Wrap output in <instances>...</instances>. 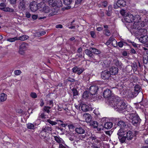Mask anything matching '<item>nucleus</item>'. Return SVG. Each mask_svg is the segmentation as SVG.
Returning a JSON list of instances; mask_svg holds the SVG:
<instances>
[{
    "instance_id": "nucleus-1",
    "label": "nucleus",
    "mask_w": 148,
    "mask_h": 148,
    "mask_svg": "<svg viewBox=\"0 0 148 148\" xmlns=\"http://www.w3.org/2000/svg\"><path fill=\"white\" fill-rule=\"evenodd\" d=\"M113 100L110 103V105L119 113H123L125 115L126 112H130L132 107L126 103L124 101L118 97L113 98Z\"/></svg>"
},
{
    "instance_id": "nucleus-2",
    "label": "nucleus",
    "mask_w": 148,
    "mask_h": 148,
    "mask_svg": "<svg viewBox=\"0 0 148 148\" xmlns=\"http://www.w3.org/2000/svg\"><path fill=\"white\" fill-rule=\"evenodd\" d=\"M126 115L128 117L131 119L132 123L134 125L136 126L140 123V119L136 113H129Z\"/></svg>"
},
{
    "instance_id": "nucleus-3",
    "label": "nucleus",
    "mask_w": 148,
    "mask_h": 148,
    "mask_svg": "<svg viewBox=\"0 0 148 148\" xmlns=\"http://www.w3.org/2000/svg\"><path fill=\"white\" fill-rule=\"evenodd\" d=\"M135 20H136L132 25V28L136 29H138L139 28L143 27L145 24L143 22L140 21L141 17L139 15L136 14L135 15Z\"/></svg>"
},
{
    "instance_id": "nucleus-4",
    "label": "nucleus",
    "mask_w": 148,
    "mask_h": 148,
    "mask_svg": "<svg viewBox=\"0 0 148 148\" xmlns=\"http://www.w3.org/2000/svg\"><path fill=\"white\" fill-rule=\"evenodd\" d=\"M42 4V2L38 4L35 1L31 2L29 5L31 10L33 12H35L38 9H40L41 5Z\"/></svg>"
},
{
    "instance_id": "nucleus-5",
    "label": "nucleus",
    "mask_w": 148,
    "mask_h": 148,
    "mask_svg": "<svg viewBox=\"0 0 148 148\" xmlns=\"http://www.w3.org/2000/svg\"><path fill=\"white\" fill-rule=\"evenodd\" d=\"M125 132L124 131L121 129L119 130L117 133V134L118 136V138L120 141L121 143H124L125 142L126 138L125 135Z\"/></svg>"
},
{
    "instance_id": "nucleus-6",
    "label": "nucleus",
    "mask_w": 148,
    "mask_h": 148,
    "mask_svg": "<svg viewBox=\"0 0 148 148\" xmlns=\"http://www.w3.org/2000/svg\"><path fill=\"white\" fill-rule=\"evenodd\" d=\"M135 16L134 17L133 15L130 13H127L126 16L124 17V20L125 21L128 23H131L135 20Z\"/></svg>"
},
{
    "instance_id": "nucleus-7",
    "label": "nucleus",
    "mask_w": 148,
    "mask_h": 148,
    "mask_svg": "<svg viewBox=\"0 0 148 148\" xmlns=\"http://www.w3.org/2000/svg\"><path fill=\"white\" fill-rule=\"evenodd\" d=\"M28 47V43L24 42L20 46L19 53L21 55H23L24 52L27 49Z\"/></svg>"
},
{
    "instance_id": "nucleus-8",
    "label": "nucleus",
    "mask_w": 148,
    "mask_h": 148,
    "mask_svg": "<svg viewBox=\"0 0 148 148\" xmlns=\"http://www.w3.org/2000/svg\"><path fill=\"white\" fill-rule=\"evenodd\" d=\"M98 89V86H90L89 88L90 94L92 95H95L97 93V90Z\"/></svg>"
},
{
    "instance_id": "nucleus-9",
    "label": "nucleus",
    "mask_w": 148,
    "mask_h": 148,
    "mask_svg": "<svg viewBox=\"0 0 148 148\" xmlns=\"http://www.w3.org/2000/svg\"><path fill=\"white\" fill-rule=\"evenodd\" d=\"M110 75V72L107 70L103 71L101 73V77L103 79H108Z\"/></svg>"
},
{
    "instance_id": "nucleus-10",
    "label": "nucleus",
    "mask_w": 148,
    "mask_h": 148,
    "mask_svg": "<svg viewBox=\"0 0 148 148\" xmlns=\"http://www.w3.org/2000/svg\"><path fill=\"white\" fill-rule=\"evenodd\" d=\"M110 43L114 47H116L117 46V42L116 40L112 37L110 38L108 41L106 42V44L107 45H108Z\"/></svg>"
},
{
    "instance_id": "nucleus-11",
    "label": "nucleus",
    "mask_w": 148,
    "mask_h": 148,
    "mask_svg": "<svg viewBox=\"0 0 148 148\" xmlns=\"http://www.w3.org/2000/svg\"><path fill=\"white\" fill-rule=\"evenodd\" d=\"M126 2L123 0H118L116 3L114 5L115 8H117L118 7H122L126 5Z\"/></svg>"
},
{
    "instance_id": "nucleus-12",
    "label": "nucleus",
    "mask_w": 148,
    "mask_h": 148,
    "mask_svg": "<svg viewBox=\"0 0 148 148\" xmlns=\"http://www.w3.org/2000/svg\"><path fill=\"white\" fill-rule=\"evenodd\" d=\"M140 89V87L138 85H136L134 87L135 92H130V97H134L136 96L138 93V92L139 91Z\"/></svg>"
},
{
    "instance_id": "nucleus-13",
    "label": "nucleus",
    "mask_w": 148,
    "mask_h": 148,
    "mask_svg": "<svg viewBox=\"0 0 148 148\" xmlns=\"http://www.w3.org/2000/svg\"><path fill=\"white\" fill-rule=\"evenodd\" d=\"M40 8H41V11L45 13H48L50 11V8L47 6H46L43 2V4L41 5Z\"/></svg>"
},
{
    "instance_id": "nucleus-14",
    "label": "nucleus",
    "mask_w": 148,
    "mask_h": 148,
    "mask_svg": "<svg viewBox=\"0 0 148 148\" xmlns=\"http://www.w3.org/2000/svg\"><path fill=\"white\" fill-rule=\"evenodd\" d=\"M117 125L120 128L119 130L121 129L125 132V128L127 127V126L124 121H120L118 122Z\"/></svg>"
},
{
    "instance_id": "nucleus-15",
    "label": "nucleus",
    "mask_w": 148,
    "mask_h": 148,
    "mask_svg": "<svg viewBox=\"0 0 148 148\" xmlns=\"http://www.w3.org/2000/svg\"><path fill=\"white\" fill-rule=\"evenodd\" d=\"M126 134V137L127 140H132L134 137V135L133 133L131 131H129L125 133V134Z\"/></svg>"
},
{
    "instance_id": "nucleus-16",
    "label": "nucleus",
    "mask_w": 148,
    "mask_h": 148,
    "mask_svg": "<svg viewBox=\"0 0 148 148\" xmlns=\"http://www.w3.org/2000/svg\"><path fill=\"white\" fill-rule=\"evenodd\" d=\"M75 132L78 134H83L85 133L84 128L82 127H79L75 128Z\"/></svg>"
},
{
    "instance_id": "nucleus-17",
    "label": "nucleus",
    "mask_w": 148,
    "mask_h": 148,
    "mask_svg": "<svg viewBox=\"0 0 148 148\" xmlns=\"http://www.w3.org/2000/svg\"><path fill=\"white\" fill-rule=\"evenodd\" d=\"M118 69L117 67L113 66L110 68V75H115L118 72Z\"/></svg>"
},
{
    "instance_id": "nucleus-18",
    "label": "nucleus",
    "mask_w": 148,
    "mask_h": 148,
    "mask_svg": "<svg viewBox=\"0 0 148 148\" xmlns=\"http://www.w3.org/2000/svg\"><path fill=\"white\" fill-rule=\"evenodd\" d=\"M111 95L110 90L109 89H106L104 90L103 93V96L105 98H108L110 97Z\"/></svg>"
},
{
    "instance_id": "nucleus-19",
    "label": "nucleus",
    "mask_w": 148,
    "mask_h": 148,
    "mask_svg": "<svg viewBox=\"0 0 148 148\" xmlns=\"http://www.w3.org/2000/svg\"><path fill=\"white\" fill-rule=\"evenodd\" d=\"M140 42L143 43H145L148 42V36L145 35L141 37L139 39Z\"/></svg>"
},
{
    "instance_id": "nucleus-20",
    "label": "nucleus",
    "mask_w": 148,
    "mask_h": 148,
    "mask_svg": "<svg viewBox=\"0 0 148 148\" xmlns=\"http://www.w3.org/2000/svg\"><path fill=\"white\" fill-rule=\"evenodd\" d=\"M83 117L86 122L90 123L91 121V116L89 114L86 113L84 114Z\"/></svg>"
},
{
    "instance_id": "nucleus-21",
    "label": "nucleus",
    "mask_w": 148,
    "mask_h": 148,
    "mask_svg": "<svg viewBox=\"0 0 148 148\" xmlns=\"http://www.w3.org/2000/svg\"><path fill=\"white\" fill-rule=\"evenodd\" d=\"M137 33L139 35L145 34L147 32V30L144 28H139L136 31Z\"/></svg>"
},
{
    "instance_id": "nucleus-22",
    "label": "nucleus",
    "mask_w": 148,
    "mask_h": 148,
    "mask_svg": "<svg viewBox=\"0 0 148 148\" xmlns=\"http://www.w3.org/2000/svg\"><path fill=\"white\" fill-rule=\"evenodd\" d=\"M48 3L50 6L54 7L57 6L58 7L59 6L57 5L58 1L57 0H49Z\"/></svg>"
},
{
    "instance_id": "nucleus-23",
    "label": "nucleus",
    "mask_w": 148,
    "mask_h": 148,
    "mask_svg": "<svg viewBox=\"0 0 148 148\" xmlns=\"http://www.w3.org/2000/svg\"><path fill=\"white\" fill-rule=\"evenodd\" d=\"M54 138L56 141L59 143V145L61 144H64V141L62 139L60 138L59 136H54Z\"/></svg>"
},
{
    "instance_id": "nucleus-24",
    "label": "nucleus",
    "mask_w": 148,
    "mask_h": 148,
    "mask_svg": "<svg viewBox=\"0 0 148 148\" xmlns=\"http://www.w3.org/2000/svg\"><path fill=\"white\" fill-rule=\"evenodd\" d=\"M18 7L20 9L23 10H25V1L24 0H21L20 1Z\"/></svg>"
},
{
    "instance_id": "nucleus-25",
    "label": "nucleus",
    "mask_w": 148,
    "mask_h": 148,
    "mask_svg": "<svg viewBox=\"0 0 148 148\" xmlns=\"http://www.w3.org/2000/svg\"><path fill=\"white\" fill-rule=\"evenodd\" d=\"M7 99V95L4 93H3L0 94V101L4 102Z\"/></svg>"
},
{
    "instance_id": "nucleus-26",
    "label": "nucleus",
    "mask_w": 148,
    "mask_h": 148,
    "mask_svg": "<svg viewBox=\"0 0 148 148\" xmlns=\"http://www.w3.org/2000/svg\"><path fill=\"white\" fill-rule=\"evenodd\" d=\"M57 11V8H52L50 10V12L51 13L49 14V16H50L56 14L58 12Z\"/></svg>"
},
{
    "instance_id": "nucleus-27",
    "label": "nucleus",
    "mask_w": 148,
    "mask_h": 148,
    "mask_svg": "<svg viewBox=\"0 0 148 148\" xmlns=\"http://www.w3.org/2000/svg\"><path fill=\"white\" fill-rule=\"evenodd\" d=\"M52 130V129L51 127H48L46 126L45 128H43L42 130L45 132H47V134L51 135L49 132H51Z\"/></svg>"
},
{
    "instance_id": "nucleus-28",
    "label": "nucleus",
    "mask_w": 148,
    "mask_h": 148,
    "mask_svg": "<svg viewBox=\"0 0 148 148\" xmlns=\"http://www.w3.org/2000/svg\"><path fill=\"white\" fill-rule=\"evenodd\" d=\"M47 117V116L45 115V113L44 112H43L39 114L37 119L40 120L41 119H46Z\"/></svg>"
},
{
    "instance_id": "nucleus-29",
    "label": "nucleus",
    "mask_w": 148,
    "mask_h": 148,
    "mask_svg": "<svg viewBox=\"0 0 148 148\" xmlns=\"http://www.w3.org/2000/svg\"><path fill=\"white\" fill-rule=\"evenodd\" d=\"M0 9L3 11L5 12H14V10L9 7H2L0 8Z\"/></svg>"
},
{
    "instance_id": "nucleus-30",
    "label": "nucleus",
    "mask_w": 148,
    "mask_h": 148,
    "mask_svg": "<svg viewBox=\"0 0 148 148\" xmlns=\"http://www.w3.org/2000/svg\"><path fill=\"white\" fill-rule=\"evenodd\" d=\"M113 124L112 122H108L106 123L104 125V127L106 129H110L112 127Z\"/></svg>"
},
{
    "instance_id": "nucleus-31",
    "label": "nucleus",
    "mask_w": 148,
    "mask_h": 148,
    "mask_svg": "<svg viewBox=\"0 0 148 148\" xmlns=\"http://www.w3.org/2000/svg\"><path fill=\"white\" fill-rule=\"evenodd\" d=\"M82 110L84 112H87L88 110V106L85 104H82L81 106Z\"/></svg>"
},
{
    "instance_id": "nucleus-32",
    "label": "nucleus",
    "mask_w": 148,
    "mask_h": 148,
    "mask_svg": "<svg viewBox=\"0 0 148 148\" xmlns=\"http://www.w3.org/2000/svg\"><path fill=\"white\" fill-rule=\"evenodd\" d=\"M18 40H19L22 41H24L29 38V36L25 35L21 36L18 37H17Z\"/></svg>"
},
{
    "instance_id": "nucleus-33",
    "label": "nucleus",
    "mask_w": 148,
    "mask_h": 148,
    "mask_svg": "<svg viewBox=\"0 0 148 148\" xmlns=\"http://www.w3.org/2000/svg\"><path fill=\"white\" fill-rule=\"evenodd\" d=\"M90 125L92 127L95 128L98 126V123L97 121H93L90 123Z\"/></svg>"
},
{
    "instance_id": "nucleus-34",
    "label": "nucleus",
    "mask_w": 148,
    "mask_h": 148,
    "mask_svg": "<svg viewBox=\"0 0 148 148\" xmlns=\"http://www.w3.org/2000/svg\"><path fill=\"white\" fill-rule=\"evenodd\" d=\"M90 49H92V52L95 54H98L101 53L100 51L96 49L91 47Z\"/></svg>"
},
{
    "instance_id": "nucleus-35",
    "label": "nucleus",
    "mask_w": 148,
    "mask_h": 148,
    "mask_svg": "<svg viewBox=\"0 0 148 148\" xmlns=\"http://www.w3.org/2000/svg\"><path fill=\"white\" fill-rule=\"evenodd\" d=\"M86 54L88 56L93 58V55L91 51L88 49H87L85 50Z\"/></svg>"
},
{
    "instance_id": "nucleus-36",
    "label": "nucleus",
    "mask_w": 148,
    "mask_h": 148,
    "mask_svg": "<svg viewBox=\"0 0 148 148\" xmlns=\"http://www.w3.org/2000/svg\"><path fill=\"white\" fill-rule=\"evenodd\" d=\"M51 135L47 134V136H43V138L42 139L45 140V141L46 143L49 142L50 140V135Z\"/></svg>"
},
{
    "instance_id": "nucleus-37",
    "label": "nucleus",
    "mask_w": 148,
    "mask_h": 148,
    "mask_svg": "<svg viewBox=\"0 0 148 148\" xmlns=\"http://www.w3.org/2000/svg\"><path fill=\"white\" fill-rule=\"evenodd\" d=\"M27 128L29 129L33 130L35 128L34 125L32 123H28L27 124Z\"/></svg>"
},
{
    "instance_id": "nucleus-38",
    "label": "nucleus",
    "mask_w": 148,
    "mask_h": 148,
    "mask_svg": "<svg viewBox=\"0 0 148 148\" xmlns=\"http://www.w3.org/2000/svg\"><path fill=\"white\" fill-rule=\"evenodd\" d=\"M72 0H64V3L66 5H69L71 4Z\"/></svg>"
},
{
    "instance_id": "nucleus-39",
    "label": "nucleus",
    "mask_w": 148,
    "mask_h": 148,
    "mask_svg": "<svg viewBox=\"0 0 148 148\" xmlns=\"http://www.w3.org/2000/svg\"><path fill=\"white\" fill-rule=\"evenodd\" d=\"M51 107L49 106H45L44 107L43 110H44L47 112L48 113H49V109L51 108Z\"/></svg>"
},
{
    "instance_id": "nucleus-40",
    "label": "nucleus",
    "mask_w": 148,
    "mask_h": 148,
    "mask_svg": "<svg viewBox=\"0 0 148 148\" xmlns=\"http://www.w3.org/2000/svg\"><path fill=\"white\" fill-rule=\"evenodd\" d=\"M47 121L52 125H56L57 123L56 122L53 121H52L50 120V119H47Z\"/></svg>"
},
{
    "instance_id": "nucleus-41",
    "label": "nucleus",
    "mask_w": 148,
    "mask_h": 148,
    "mask_svg": "<svg viewBox=\"0 0 148 148\" xmlns=\"http://www.w3.org/2000/svg\"><path fill=\"white\" fill-rule=\"evenodd\" d=\"M47 121L52 125H56L57 123L56 122L53 121H52L50 120V119H47Z\"/></svg>"
},
{
    "instance_id": "nucleus-42",
    "label": "nucleus",
    "mask_w": 148,
    "mask_h": 148,
    "mask_svg": "<svg viewBox=\"0 0 148 148\" xmlns=\"http://www.w3.org/2000/svg\"><path fill=\"white\" fill-rule=\"evenodd\" d=\"M18 40V38L17 37H15L11 38H9L7 39V41L11 42H14L16 40Z\"/></svg>"
},
{
    "instance_id": "nucleus-43",
    "label": "nucleus",
    "mask_w": 148,
    "mask_h": 148,
    "mask_svg": "<svg viewBox=\"0 0 148 148\" xmlns=\"http://www.w3.org/2000/svg\"><path fill=\"white\" fill-rule=\"evenodd\" d=\"M82 96L83 98L85 99L87 98L88 96V91H84V92L83 93Z\"/></svg>"
},
{
    "instance_id": "nucleus-44",
    "label": "nucleus",
    "mask_w": 148,
    "mask_h": 148,
    "mask_svg": "<svg viewBox=\"0 0 148 148\" xmlns=\"http://www.w3.org/2000/svg\"><path fill=\"white\" fill-rule=\"evenodd\" d=\"M21 71L19 70H15L14 72V74L16 75H19L21 74Z\"/></svg>"
},
{
    "instance_id": "nucleus-45",
    "label": "nucleus",
    "mask_w": 148,
    "mask_h": 148,
    "mask_svg": "<svg viewBox=\"0 0 148 148\" xmlns=\"http://www.w3.org/2000/svg\"><path fill=\"white\" fill-rule=\"evenodd\" d=\"M47 133L42 130V132L40 133V136L42 138H43V136H47Z\"/></svg>"
},
{
    "instance_id": "nucleus-46",
    "label": "nucleus",
    "mask_w": 148,
    "mask_h": 148,
    "mask_svg": "<svg viewBox=\"0 0 148 148\" xmlns=\"http://www.w3.org/2000/svg\"><path fill=\"white\" fill-rule=\"evenodd\" d=\"M30 96L32 98L35 99L37 97V95L36 93L32 92L30 93Z\"/></svg>"
},
{
    "instance_id": "nucleus-47",
    "label": "nucleus",
    "mask_w": 148,
    "mask_h": 148,
    "mask_svg": "<svg viewBox=\"0 0 148 148\" xmlns=\"http://www.w3.org/2000/svg\"><path fill=\"white\" fill-rule=\"evenodd\" d=\"M78 69V71L77 72V73L78 75L80 74L84 71V69L82 68H79Z\"/></svg>"
},
{
    "instance_id": "nucleus-48",
    "label": "nucleus",
    "mask_w": 148,
    "mask_h": 148,
    "mask_svg": "<svg viewBox=\"0 0 148 148\" xmlns=\"http://www.w3.org/2000/svg\"><path fill=\"white\" fill-rule=\"evenodd\" d=\"M72 91L73 93V96H76L78 95V92L76 89L73 88L72 89Z\"/></svg>"
},
{
    "instance_id": "nucleus-49",
    "label": "nucleus",
    "mask_w": 148,
    "mask_h": 148,
    "mask_svg": "<svg viewBox=\"0 0 148 148\" xmlns=\"http://www.w3.org/2000/svg\"><path fill=\"white\" fill-rule=\"evenodd\" d=\"M79 68L77 66L74 67L72 69L73 72L74 73H77L79 70Z\"/></svg>"
},
{
    "instance_id": "nucleus-50",
    "label": "nucleus",
    "mask_w": 148,
    "mask_h": 148,
    "mask_svg": "<svg viewBox=\"0 0 148 148\" xmlns=\"http://www.w3.org/2000/svg\"><path fill=\"white\" fill-rule=\"evenodd\" d=\"M90 34L93 38H95L96 37V35L94 31H91L90 32Z\"/></svg>"
},
{
    "instance_id": "nucleus-51",
    "label": "nucleus",
    "mask_w": 148,
    "mask_h": 148,
    "mask_svg": "<svg viewBox=\"0 0 148 148\" xmlns=\"http://www.w3.org/2000/svg\"><path fill=\"white\" fill-rule=\"evenodd\" d=\"M121 14L123 16H126V14L127 13L125 10H122L120 11Z\"/></svg>"
},
{
    "instance_id": "nucleus-52",
    "label": "nucleus",
    "mask_w": 148,
    "mask_h": 148,
    "mask_svg": "<svg viewBox=\"0 0 148 148\" xmlns=\"http://www.w3.org/2000/svg\"><path fill=\"white\" fill-rule=\"evenodd\" d=\"M105 34L106 35L109 36L110 35V33L109 31L107 29H106L105 31Z\"/></svg>"
},
{
    "instance_id": "nucleus-53",
    "label": "nucleus",
    "mask_w": 148,
    "mask_h": 148,
    "mask_svg": "<svg viewBox=\"0 0 148 148\" xmlns=\"http://www.w3.org/2000/svg\"><path fill=\"white\" fill-rule=\"evenodd\" d=\"M133 71H136L137 69V66L136 65H133L131 66Z\"/></svg>"
},
{
    "instance_id": "nucleus-54",
    "label": "nucleus",
    "mask_w": 148,
    "mask_h": 148,
    "mask_svg": "<svg viewBox=\"0 0 148 148\" xmlns=\"http://www.w3.org/2000/svg\"><path fill=\"white\" fill-rule=\"evenodd\" d=\"M48 104L51 106L50 107H52L53 106V103L52 101H49L47 103Z\"/></svg>"
},
{
    "instance_id": "nucleus-55",
    "label": "nucleus",
    "mask_w": 148,
    "mask_h": 148,
    "mask_svg": "<svg viewBox=\"0 0 148 148\" xmlns=\"http://www.w3.org/2000/svg\"><path fill=\"white\" fill-rule=\"evenodd\" d=\"M94 113L96 115H98L100 114L99 112L97 109L93 111Z\"/></svg>"
},
{
    "instance_id": "nucleus-56",
    "label": "nucleus",
    "mask_w": 148,
    "mask_h": 148,
    "mask_svg": "<svg viewBox=\"0 0 148 148\" xmlns=\"http://www.w3.org/2000/svg\"><path fill=\"white\" fill-rule=\"evenodd\" d=\"M76 139V137L75 136H73L69 137V140L71 141H73L74 140Z\"/></svg>"
},
{
    "instance_id": "nucleus-57",
    "label": "nucleus",
    "mask_w": 148,
    "mask_h": 148,
    "mask_svg": "<svg viewBox=\"0 0 148 148\" xmlns=\"http://www.w3.org/2000/svg\"><path fill=\"white\" fill-rule=\"evenodd\" d=\"M46 32L45 31H42L40 32V35H39V36H41L43 35H44L46 34Z\"/></svg>"
},
{
    "instance_id": "nucleus-58",
    "label": "nucleus",
    "mask_w": 148,
    "mask_h": 148,
    "mask_svg": "<svg viewBox=\"0 0 148 148\" xmlns=\"http://www.w3.org/2000/svg\"><path fill=\"white\" fill-rule=\"evenodd\" d=\"M16 0H10V3L12 4H14L16 3Z\"/></svg>"
},
{
    "instance_id": "nucleus-59",
    "label": "nucleus",
    "mask_w": 148,
    "mask_h": 148,
    "mask_svg": "<svg viewBox=\"0 0 148 148\" xmlns=\"http://www.w3.org/2000/svg\"><path fill=\"white\" fill-rule=\"evenodd\" d=\"M118 45L120 47H122L123 45V42H119L118 43Z\"/></svg>"
},
{
    "instance_id": "nucleus-60",
    "label": "nucleus",
    "mask_w": 148,
    "mask_h": 148,
    "mask_svg": "<svg viewBox=\"0 0 148 148\" xmlns=\"http://www.w3.org/2000/svg\"><path fill=\"white\" fill-rule=\"evenodd\" d=\"M25 15L28 18H29L31 16V14L30 13L28 12H26Z\"/></svg>"
},
{
    "instance_id": "nucleus-61",
    "label": "nucleus",
    "mask_w": 148,
    "mask_h": 148,
    "mask_svg": "<svg viewBox=\"0 0 148 148\" xmlns=\"http://www.w3.org/2000/svg\"><path fill=\"white\" fill-rule=\"evenodd\" d=\"M107 3H108L107 1H105L102 3V5L104 7H106L107 5Z\"/></svg>"
},
{
    "instance_id": "nucleus-62",
    "label": "nucleus",
    "mask_w": 148,
    "mask_h": 148,
    "mask_svg": "<svg viewBox=\"0 0 148 148\" xmlns=\"http://www.w3.org/2000/svg\"><path fill=\"white\" fill-rule=\"evenodd\" d=\"M57 28H61L62 27V25L58 24L56 25V27Z\"/></svg>"
},
{
    "instance_id": "nucleus-63",
    "label": "nucleus",
    "mask_w": 148,
    "mask_h": 148,
    "mask_svg": "<svg viewBox=\"0 0 148 148\" xmlns=\"http://www.w3.org/2000/svg\"><path fill=\"white\" fill-rule=\"evenodd\" d=\"M130 53L133 54L136 53V51L134 49H132L130 50Z\"/></svg>"
},
{
    "instance_id": "nucleus-64",
    "label": "nucleus",
    "mask_w": 148,
    "mask_h": 148,
    "mask_svg": "<svg viewBox=\"0 0 148 148\" xmlns=\"http://www.w3.org/2000/svg\"><path fill=\"white\" fill-rule=\"evenodd\" d=\"M143 13L144 14H145L146 16H148V11H147L145 10H144L143 11Z\"/></svg>"
}]
</instances>
